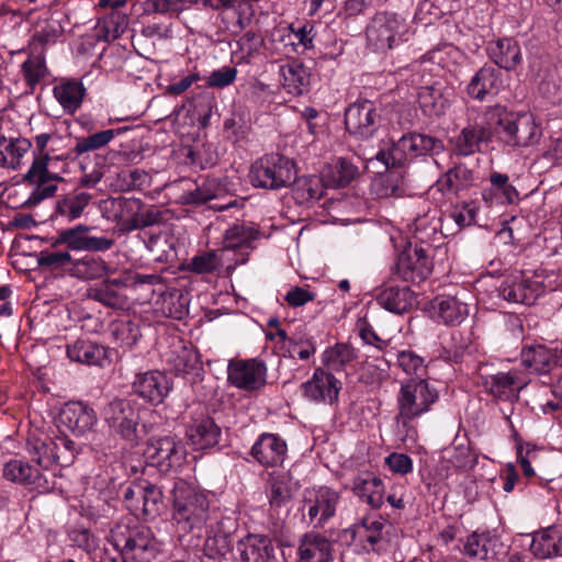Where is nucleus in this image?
I'll return each mask as SVG.
<instances>
[{"label": "nucleus", "instance_id": "nucleus-1", "mask_svg": "<svg viewBox=\"0 0 562 562\" xmlns=\"http://www.w3.org/2000/svg\"><path fill=\"white\" fill-rule=\"evenodd\" d=\"M494 136L505 147L528 148L540 143L543 136L541 124L531 113H516L503 105L488 106L484 113Z\"/></svg>", "mask_w": 562, "mask_h": 562}, {"label": "nucleus", "instance_id": "nucleus-2", "mask_svg": "<svg viewBox=\"0 0 562 562\" xmlns=\"http://www.w3.org/2000/svg\"><path fill=\"white\" fill-rule=\"evenodd\" d=\"M171 504L172 520L180 532L201 530L210 519L207 495L184 480L175 482L171 490Z\"/></svg>", "mask_w": 562, "mask_h": 562}, {"label": "nucleus", "instance_id": "nucleus-3", "mask_svg": "<svg viewBox=\"0 0 562 562\" xmlns=\"http://www.w3.org/2000/svg\"><path fill=\"white\" fill-rule=\"evenodd\" d=\"M53 137V133H41L34 137V159L23 177L24 182L33 187L25 202L27 206H35L42 201L54 196L57 191V182L64 180L58 173L48 170V162L50 161L48 144Z\"/></svg>", "mask_w": 562, "mask_h": 562}, {"label": "nucleus", "instance_id": "nucleus-4", "mask_svg": "<svg viewBox=\"0 0 562 562\" xmlns=\"http://www.w3.org/2000/svg\"><path fill=\"white\" fill-rule=\"evenodd\" d=\"M439 400V391L435 383L427 379L412 378L402 383L397 394V423L412 430L413 419L428 413Z\"/></svg>", "mask_w": 562, "mask_h": 562}, {"label": "nucleus", "instance_id": "nucleus-5", "mask_svg": "<svg viewBox=\"0 0 562 562\" xmlns=\"http://www.w3.org/2000/svg\"><path fill=\"white\" fill-rule=\"evenodd\" d=\"M443 142L428 134H404L397 142H392L386 149H380L375 159L386 169L402 168L414 158L439 154L443 150Z\"/></svg>", "mask_w": 562, "mask_h": 562}, {"label": "nucleus", "instance_id": "nucleus-6", "mask_svg": "<svg viewBox=\"0 0 562 562\" xmlns=\"http://www.w3.org/2000/svg\"><path fill=\"white\" fill-rule=\"evenodd\" d=\"M295 175L293 160L279 154H270L252 164L249 180L254 187L278 190L292 184Z\"/></svg>", "mask_w": 562, "mask_h": 562}, {"label": "nucleus", "instance_id": "nucleus-7", "mask_svg": "<svg viewBox=\"0 0 562 562\" xmlns=\"http://www.w3.org/2000/svg\"><path fill=\"white\" fill-rule=\"evenodd\" d=\"M432 248L409 244L398 255L395 265L391 269V277L394 279L419 284L429 278L434 269L430 252Z\"/></svg>", "mask_w": 562, "mask_h": 562}, {"label": "nucleus", "instance_id": "nucleus-8", "mask_svg": "<svg viewBox=\"0 0 562 562\" xmlns=\"http://www.w3.org/2000/svg\"><path fill=\"white\" fill-rule=\"evenodd\" d=\"M115 546L132 562H151L160 553V543L147 526H136L117 537Z\"/></svg>", "mask_w": 562, "mask_h": 562}, {"label": "nucleus", "instance_id": "nucleus-9", "mask_svg": "<svg viewBox=\"0 0 562 562\" xmlns=\"http://www.w3.org/2000/svg\"><path fill=\"white\" fill-rule=\"evenodd\" d=\"M339 501L340 494L328 486L306 488L301 509L306 513L310 524L323 528L335 516Z\"/></svg>", "mask_w": 562, "mask_h": 562}, {"label": "nucleus", "instance_id": "nucleus-10", "mask_svg": "<svg viewBox=\"0 0 562 562\" xmlns=\"http://www.w3.org/2000/svg\"><path fill=\"white\" fill-rule=\"evenodd\" d=\"M150 464L161 473H168L182 465L187 450L176 436L151 437L145 450Z\"/></svg>", "mask_w": 562, "mask_h": 562}, {"label": "nucleus", "instance_id": "nucleus-11", "mask_svg": "<svg viewBox=\"0 0 562 562\" xmlns=\"http://www.w3.org/2000/svg\"><path fill=\"white\" fill-rule=\"evenodd\" d=\"M102 417L109 428L126 440L136 438L139 414L136 403L128 398H114L102 409Z\"/></svg>", "mask_w": 562, "mask_h": 562}, {"label": "nucleus", "instance_id": "nucleus-12", "mask_svg": "<svg viewBox=\"0 0 562 562\" xmlns=\"http://www.w3.org/2000/svg\"><path fill=\"white\" fill-rule=\"evenodd\" d=\"M381 116L373 102L361 100L350 104L345 111V125L350 135L357 139H369L374 136Z\"/></svg>", "mask_w": 562, "mask_h": 562}, {"label": "nucleus", "instance_id": "nucleus-13", "mask_svg": "<svg viewBox=\"0 0 562 562\" xmlns=\"http://www.w3.org/2000/svg\"><path fill=\"white\" fill-rule=\"evenodd\" d=\"M98 417L92 407L82 402H68L60 409L57 427L61 434L81 437L92 431Z\"/></svg>", "mask_w": 562, "mask_h": 562}, {"label": "nucleus", "instance_id": "nucleus-14", "mask_svg": "<svg viewBox=\"0 0 562 562\" xmlns=\"http://www.w3.org/2000/svg\"><path fill=\"white\" fill-rule=\"evenodd\" d=\"M498 296L515 304H533L544 293L541 281L527 278L525 274H510L497 288Z\"/></svg>", "mask_w": 562, "mask_h": 562}, {"label": "nucleus", "instance_id": "nucleus-15", "mask_svg": "<svg viewBox=\"0 0 562 562\" xmlns=\"http://www.w3.org/2000/svg\"><path fill=\"white\" fill-rule=\"evenodd\" d=\"M392 526L381 516L366 515L352 526V537L363 543V548L373 552L386 550L390 543Z\"/></svg>", "mask_w": 562, "mask_h": 562}, {"label": "nucleus", "instance_id": "nucleus-16", "mask_svg": "<svg viewBox=\"0 0 562 562\" xmlns=\"http://www.w3.org/2000/svg\"><path fill=\"white\" fill-rule=\"evenodd\" d=\"M90 226L79 224L63 229L54 239L52 246L65 244L71 250L106 251L112 248L114 240L105 236H90Z\"/></svg>", "mask_w": 562, "mask_h": 562}, {"label": "nucleus", "instance_id": "nucleus-17", "mask_svg": "<svg viewBox=\"0 0 562 562\" xmlns=\"http://www.w3.org/2000/svg\"><path fill=\"white\" fill-rule=\"evenodd\" d=\"M5 479L24 485H32L37 490L52 491L56 487V474L54 472H41L29 462L11 460L4 464Z\"/></svg>", "mask_w": 562, "mask_h": 562}, {"label": "nucleus", "instance_id": "nucleus-18", "mask_svg": "<svg viewBox=\"0 0 562 562\" xmlns=\"http://www.w3.org/2000/svg\"><path fill=\"white\" fill-rule=\"evenodd\" d=\"M227 373L231 384L241 390L255 391L266 384V364L257 359L231 362Z\"/></svg>", "mask_w": 562, "mask_h": 562}, {"label": "nucleus", "instance_id": "nucleus-19", "mask_svg": "<svg viewBox=\"0 0 562 562\" xmlns=\"http://www.w3.org/2000/svg\"><path fill=\"white\" fill-rule=\"evenodd\" d=\"M494 136L493 126L485 120L483 124H469L451 139L452 153L458 157H468L481 151L482 144H488Z\"/></svg>", "mask_w": 562, "mask_h": 562}, {"label": "nucleus", "instance_id": "nucleus-20", "mask_svg": "<svg viewBox=\"0 0 562 562\" xmlns=\"http://www.w3.org/2000/svg\"><path fill=\"white\" fill-rule=\"evenodd\" d=\"M125 281L122 273L117 278H106L88 289L89 299L111 310H124L128 305V296L125 293Z\"/></svg>", "mask_w": 562, "mask_h": 562}, {"label": "nucleus", "instance_id": "nucleus-21", "mask_svg": "<svg viewBox=\"0 0 562 562\" xmlns=\"http://www.w3.org/2000/svg\"><path fill=\"white\" fill-rule=\"evenodd\" d=\"M502 88L501 71L491 65H484L471 78L467 93L473 100L486 102L496 97Z\"/></svg>", "mask_w": 562, "mask_h": 562}, {"label": "nucleus", "instance_id": "nucleus-22", "mask_svg": "<svg viewBox=\"0 0 562 562\" xmlns=\"http://www.w3.org/2000/svg\"><path fill=\"white\" fill-rule=\"evenodd\" d=\"M132 389L146 402L157 405L162 403L170 392L171 385L165 373L153 370L136 374Z\"/></svg>", "mask_w": 562, "mask_h": 562}, {"label": "nucleus", "instance_id": "nucleus-23", "mask_svg": "<svg viewBox=\"0 0 562 562\" xmlns=\"http://www.w3.org/2000/svg\"><path fill=\"white\" fill-rule=\"evenodd\" d=\"M142 209H144L143 202L134 198H110L102 203V210L106 214V218L116 222L123 232L133 231L132 223Z\"/></svg>", "mask_w": 562, "mask_h": 562}, {"label": "nucleus", "instance_id": "nucleus-24", "mask_svg": "<svg viewBox=\"0 0 562 562\" xmlns=\"http://www.w3.org/2000/svg\"><path fill=\"white\" fill-rule=\"evenodd\" d=\"M304 394L314 402H328L333 404L337 401L341 382L333 373L322 369H316L312 379L303 383Z\"/></svg>", "mask_w": 562, "mask_h": 562}, {"label": "nucleus", "instance_id": "nucleus-25", "mask_svg": "<svg viewBox=\"0 0 562 562\" xmlns=\"http://www.w3.org/2000/svg\"><path fill=\"white\" fill-rule=\"evenodd\" d=\"M235 524L231 518H222L210 527L203 551L210 559H220L232 550V536Z\"/></svg>", "mask_w": 562, "mask_h": 562}, {"label": "nucleus", "instance_id": "nucleus-26", "mask_svg": "<svg viewBox=\"0 0 562 562\" xmlns=\"http://www.w3.org/2000/svg\"><path fill=\"white\" fill-rule=\"evenodd\" d=\"M286 443L274 434H262L251 447V456L263 467H277L286 456Z\"/></svg>", "mask_w": 562, "mask_h": 562}, {"label": "nucleus", "instance_id": "nucleus-27", "mask_svg": "<svg viewBox=\"0 0 562 562\" xmlns=\"http://www.w3.org/2000/svg\"><path fill=\"white\" fill-rule=\"evenodd\" d=\"M273 547L265 535L248 533L237 541L235 559L241 562H269Z\"/></svg>", "mask_w": 562, "mask_h": 562}, {"label": "nucleus", "instance_id": "nucleus-28", "mask_svg": "<svg viewBox=\"0 0 562 562\" xmlns=\"http://www.w3.org/2000/svg\"><path fill=\"white\" fill-rule=\"evenodd\" d=\"M268 485L270 510L278 513L284 509L288 513V505L299 491V483L289 473H279L270 476Z\"/></svg>", "mask_w": 562, "mask_h": 562}, {"label": "nucleus", "instance_id": "nucleus-29", "mask_svg": "<svg viewBox=\"0 0 562 562\" xmlns=\"http://www.w3.org/2000/svg\"><path fill=\"white\" fill-rule=\"evenodd\" d=\"M530 551L538 559L562 557V526L553 525L536 531L532 535Z\"/></svg>", "mask_w": 562, "mask_h": 562}, {"label": "nucleus", "instance_id": "nucleus-30", "mask_svg": "<svg viewBox=\"0 0 562 562\" xmlns=\"http://www.w3.org/2000/svg\"><path fill=\"white\" fill-rule=\"evenodd\" d=\"M486 52L495 65L507 71L515 70L522 60L518 43L509 37L488 42Z\"/></svg>", "mask_w": 562, "mask_h": 562}, {"label": "nucleus", "instance_id": "nucleus-31", "mask_svg": "<svg viewBox=\"0 0 562 562\" xmlns=\"http://www.w3.org/2000/svg\"><path fill=\"white\" fill-rule=\"evenodd\" d=\"M520 357L522 366L536 374H547L558 366L557 349H550L544 345L526 346Z\"/></svg>", "mask_w": 562, "mask_h": 562}, {"label": "nucleus", "instance_id": "nucleus-32", "mask_svg": "<svg viewBox=\"0 0 562 562\" xmlns=\"http://www.w3.org/2000/svg\"><path fill=\"white\" fill-rule=\"evenodd\" d=\"M330 541L315 532L305 533L299 544L297 562H331Z\"/></svg>", "mask_w": 562, "mask_h": 562}, {"label": "nucleus", "instance_id": "nucleus-33", "mask_svg": "<svg viewBox=\"0 0 562 562\" xmlns=\"http://www.w3.org/2000/svg\"><path fill=\"white\" fill-rule=\"evenodd\" d=\"M106 348L90 339L79 338L66 347L67 357L87 366H102L106 359Z\"/></svg>", "mask_w": 562, "mask_h": 562}, {"label": "nucleus", "instance_id": "nucleus-34", "mask_svg": "<svg viewBox=\"0 0 562 562\" xmlns=\"http://www.w3.org/2000/svg\"><path fill=\"white\" fill-rule=\"evenodd\" d=\"M490 182L491 188L482 191V198L490 206L513 204L518 200V192L509 182V177L506 173L491 172Z\"/></svg>", "mask_w": 562, "mask_h": 562}, {"label": "nucleus", "instance_id": "nucleus-35", "mask_svg": "<svg viewBox=\"0 0 562 562\" xmlns=\"http://www.w3.org/2000/svg\"><path fill=\"white\" fill-rule=\"evenodd\" d=\"M449 91L440 82L425 86L419 89L418 103L424 114L428 116H440L449 106Z\"/></svg>", "mask_w": 562, "mask_h": 562}, {"label": "nucleus", "instance_id": "nucleus-36", "mask_svg": "<svg viewBox=\"0 0 562 562\" xmlns=\"http://www.w3.org/2000/svg\"><path fill=\"white\" fill-rule=\"evenodd\" d=\"M282 86L294 95H301L308 91L311 72L300 60L292 59L280 67Z\"/></svg>", "mask_w": 562, "mask_h": 562}, {"label": "nucleus", "instance_id": "nucleus-37", "mask_svg": "<svg viewBox=\"0 0 562 562\" xmlns=\"http://www.w3.org/2000/svg\"><path fill=\"white\" fill-rule=\"evenodd\" d=\"M352 491L372 508H380L384 502V485L380 477L364 472L355 476Z\"/></svg>", "mask_w": 562, "mask_h": 562}, {"label": "nucleus", "instance_id": "nucleus-38", "mask_svg": "<svg viewBox=\"0 0 562 562\" xmlns=\"http://www.w3.org/2000/svg\"><path fill=\"white\" fill-rule=\"evenodd\" d=\"M378 303L385 310L403 314L415 303V294L408 286L385 284L376 296Z\"/></svg>", "mask_w": 562, "mask_h": 562}, {"label": "nucleus", "instance_id": "nucleus-39", "mask_svg": "<svg viewBox=\"0 0 562 562\" xmlns=\"http://www.w3.org/2000/svg\"><path fill=\"white\" fill-rule=\"evenodd\" d=\"M259 236L260 232L252 223H235L225 231L222 249L224 252L238 249L252 250L254 241Z\"/></svg>", "mask_w": 562, "mask_h": 562}, {"label": "nucleus", "instance_id": "nucleus-40", "mask_svg": "<svg viewBox=\"0 0 562 562\" xmlns=\"http://www.w3.org/2000/svg\"><path fill=\"white\" fill-rule=\"evenodd\" d=\"M191 443L199 450H205L218 445L222 429L211 417L195 420L188 429Z\"/></svg>", "mask_w": 562, "mask_h": 562}, {"label": "nucleus", "instance_id": "nucleus-41", "mask_svg": "<svg viewBox=\"0 0 562 562\" xmlns=\"http://www.w3.org/2000/svg\"><path fill=\"white\" fill-rule=\"evenodd\" d=\"M397 21L395 16H378L367 29V38L378 50L390 49L393 47L397 34Z\"/></svg>", "mask_w": 562, "mask_h": 562}, {"label": "nucleus", "instance_id": "nucleus-42", "mask_svg": "<svg viewBox=\"0 0 562 562\" xmlns=\"http://www.w3.org/2000/svg\"><path fill=\"white\" fill-rule=\"evenodd\" d=\"M475 182L474 171L464 164L450 168L438 181L437 186L443 194H458L467 190Z\"/></svg>", "mask_w": 562, "mask_h": 562}, {"label": "nucleus", "instance_id": "nucleus-43", "mask_svg": "<svg viewBox=\"0 0 562 562\" xmlns=\"http://www.w3.org/2000/svg\"><path fill=\"white\" fill-rule=\"evenodd\" d=\"M53 93L64 111L74 114L82 104L86 88L81 81L68 79L56 85Z\"/></svg>", "mask_w": 562, "mask_h": 562}, {"label": "nucleus", "instance_id": "nucleus-44", "mask_svg": "<svg viewBox=\"0 0 562 562\" xmlns=\"http://www.w3.org/2000/svg\"><path fill=\"white\" fill-rule=\"evenodd\" d=\"M92 198L91 193L76 189L56 201L55 214L67 221L77 220L89 206Z\"/></svg>", "mask_w": 562, "mask_h": 562}, {"label": "nucleus", "instance_id": "nucleus-45", "mask_svg": "<svg viewBox=\"0 0 562 562\" xmlns=\"http://www.w3.org/2000/svg\"><path fill=\"white\" fill-rule=\"evenodd\" d=\"M485 390L495 398L501 401H513L518 398L521 386L515 372H498L484 380Z\"/></svg>", "mask_w": 562, "mask_h": 562}, {"label": "nucleus", "instance_id": "nucleus-46", "mask_svg": "<svg viewBox=\"0 0 562 562\" xmlns=\"http://www.w3.org/2000/svg\"><path fill=\"white\" fill-rule=\"evenodd\" d=\"M497 539L488 531H474L463 541L462 553L470 559L485 561L492 559L495 552Z\"/></svg>", "mask_w": 562, "mask_h": 562}, {"label": "nucleus", "instance_id": "nucleus-47", "mask_svg": "<svg viewBox=\"0 0 562 562\" xmlns=\"http://www.w3.org/2000/svg\"><path fill=\"white\" fill-rule=\"evenodd\" d=\"M131 512L135 516L156 517L164 508L162 491L155 484L143 482L139 501L132 503Z\"/></svg>", "mask_w": 562, "mask_h": 562}, {"label": "nucleus", "instance_id": "nucleus-48", "mask_svg": "<svg viewBox=\"0 0 562 562\" xmlns=\"http://www.w3.org/2000/svg\"><path fill=\"white\" fill-rule=\"evenodd\" d=\"M32 143L27 138L0 135V167L16 169L22 157L31 149Z\"/></svg>", "mask_w": 562, "mask_h": 562}, {"label": "nucleus", "instance_id": "nucleus-49", "mask_svg": "<svg viewBox=\"0 0 562 562\" xmlns=\"http://www.w3.org/2000/svg\"><path fill=\"white\" fill-rule=\"evenodd\" d=\"M358 172L356 165L340 157L325 168L323 178L326 187L345 188L358 176Z\"/></svg>", "mask_w": 562, "mask_h": 562}, {"label": "nucleus", "instance_id": "nucleus-50", "mask_svg": "<svg viewBox=\"0 0 562 562\" xmlns=\"http://www.w3.org/2000/svg\"><path fill=\"white\" fill-rule=\"evenodd\" d=\"M27 452L31 460L36 463V468L40 469L41 472H54L56 474L55 470L52 468L53 465H57L52 438H30L27 441Z\"/></svg>", "mask_w": 562, "mask_h": 562}, {"label": "nucleus", "instance_id": "nucleus-51", "mask_svg": "<svg viewBox=\"0 0 562 562\" xmlns=\"http://www.w3.org/2000/svg\"><path fill=\"white\" fill-rule=\"evenodd\" d=\"M293 198L299 204H310L318 201L326 187L324 178L317 176H304L299 179H294L292 182Z\"/></svg>", "mask_w": 562, "mask_h": 562}, {"label": "nucleus", "instance_id": "nucleus-52", "mask_svg": "<svg viewBox=\"0 0 562 562\" xmlns=\"http://www.w3.org/2000/svg\"><path fill=\"white\" fill-rule=\"evenodd\" d=\"M224 191V186L217 179L209 178L201 184H196L195 189L184 192L181 195V201L183 204L202 205L220 199Z\"/></svg>", "mask_w": 562, "mask_h": 562}, {"label": "nucleus", "instance_id": "nucleus-53", "mask_svg": "<svg viewBox=\"0 0 562 562\" xmlns=\"http://www.w3.org/2000/svg\"><path fill=\"white\" fill-rule=\"evenodd\" d=\"M437 316L446 325L460 324L468 314L467 304L461 303L453 296H439L432 305Z\"/></svg>", "mask_w": 562, "mask_h": 562}, {"label": "nucleus", "instance_id": "nucleus-54", "mask_svg": "<svg viewBox=\"0 0 562 562\" xmlns=\"http://www.w3.org/2000/svg\"><path fill=\"white\" fill-rule=\"evenodd\" d=\"M68 270L72 277L82 280L99 279L110 272L109 267L103 259L89 255L72 261L71 267L68 268Z\"/></svg>", "mask_w": 562, "mask_h": 562}, {"label": "nucleus", "instance_id": "nucleus-55", "mask_svg": "<svg viewBox=\"0 0 562 562\" xmlns=\"http://www.w3.org/2000/svg\"><path fill=\"white\" fill-rule=\"evenodd\" d=\"M357 355L352 347L347 344H336L327 348L323 353V364L327 372H341L345 367L353 361Z\"/></svg>", "mask_w": 562, "mask_h": 562}, {"label": "nucleus", "instance_id": "nucleus-56", "mask_svg": "<svg viewBox=\"0 0 562 562\" xmlns=\"http://www.w3.org/2000/svg\"><path fill=\"white\" fill-rule=\"evenodd\" d=\"M127 130L128 127L104 130L87 137L78 138L72 151L76 154V156H81L86 153L101 149L105 147L114 138L115 135H119Z\"/></svg>", "mask_w": 562, "mask_h": 562}, {"label": "nucleus", "instance_id": "nucleus-57", "mask_svg": "<svg viewBox=\"0 0 562 562\" xmlns=\"http://www.w3.org/2000/svg\"><path fill=\"white\" fill-rule=\"evenodd\" d=\"M224 250H210L195 255L188 262V270L196 274L214 273L223 266Z\"/></svg>", "mask_w": 562, "mask_h": 562}, {"label": "nucleus", "instance_id": "nucleus-58", "mask_svg": "<svg viewBox=\"0 0 562 562\" xmlns=\"http://www.w3.org/2000/svg\"><path fill=\"white\" fill-rule=\"evenodd\" d=\"M111 336L120 347L132 348L138 340L139 329L131 321H117L111 324Z\"/></svg>", "mask_w": 562, "mask_h": 562}, {"label": "nucleus", "instance_id": "nucleus-59", "mask_svg": "<svg viewBox=\"0 0 562 562\" xmlns=\"http://www.w3.org/2000/svg\"><path fill=\"white\" fill-rule=\"evenodd\" d=\"M202 3L216 11L233 10L237 14V20L233 25L235 33L243 31L249 24L250 19L241 12L243 1L240 0H202Z\"/></svg>", "mask_w": 562, "mask_h": 562}, {"label": "nucleus", "instance_id": "nucleus-60", "mask_svg": "<svg viewBox=\"0 0 562 562\" xmlns=\"http://www.w3.org/2000/svg\"><path fill=\"white\" fill-rule=\"evenodd\" d=\"M26 85L33 90L47 75V67L43 56H30L21 67Z\"/></svg>", "mask_w": 562, "mask_h": 562}, {"label": "nucleus", "instance_id": "nucleus-61", "mask_svg": "<svg viewBox=\"0 0 562 562\" xmlns=\"http://www.w3.org/2000/svg\"><path fill=\"white\" fill-rule=\"evenodd\" d=\"M54 454L56 458L57 465L68 467L70 465L78 452V446L69 439L66 434L57 436L53 439Z\"/></svg>", "mask_w": 562, "mask_h": 562}, {"label": "nucleus", "instance_id": "nucleus-62", "mask_svg": "<svg viewBox=\"0 0 562 562\" xmlns=\"http://www.w3.org/2000/svg\"><path fill=\"white\" fill-rule=\"evenodd\" d=\"M160 311L167 317L181 319L187 314V303L179 292H170L161 295Z\"/></svg>", "mask_w": 562, "mask_h": 562}, {"label": "nucleus", "instance_id": "nucleus-63", "mask_svg": "<svg viewBox=\"0 0 562 562\" xmlns=\"http://www.w3.org/2000/svg\"><path fill=\"white\" fill-rule=\"evenodd\" d=\"M37 263L40 267L58 270L70 268L72 260L69 251L43 250L37 255Z\"/></svg>", "mask_w": 562, "mask_h": 562}, {"label": "nucleus", "instance_id": "nucleus-64", "mask_svg": "<svg viewBox=\"0 0 562 562\" xmlns=\"http://www.w3.org/2000/svg\"><path fill=\"white\" fill-rule=\"evenodd\" d=\"M557 164H562V136L553 139L550 147L542 155L535 158L531 168L539 171Z\"/></svg>", "mask_w": 562, "mask_h": 562}]
</instances>
